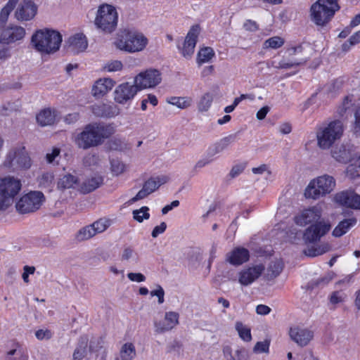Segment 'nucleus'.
<instances>
[{
  "instance_id": "obj_1",
  "label": "nucleus",
  "mask_w": 360,
  "mask_h": 360,
  "mask_svg": "<svg viewBox=\"0 0 360 360\" xmlns=\"http://www.w3.org/2000/svg\"><path fill=\"white\" fill-rule=\"evenodd\" d=\"M112 134L110 126L101 123L89 124L77 134L75 143L78 148L86 150L101 145Z\"/></svg>"
},
{
  "instance_id": "obj_2",
  "label": "nucleus",
  "mask_w": 360,
  "mask_h": 360,
  "mask_svg": "<svg viewBox=\"0 0 360 360\" xmlns=\"http://www.w3.org/2000/svg\"><path fill=\"white\" fill-rule=\"evenodd\" d=\"M31 41L36 50L49 54L59 49L62 42V35L53 30H39L32 35Z\"/></svg>"
},
{
  "instance_id": "obj_3",
  "label": "nucleus",
  "mask_w": 360,
  "mask_h": 360,
  "mask_svg": "<svg viewBox=\"0 0 360 360\" xmlns=\"http://www.w3.org/2000/svg\"><path fill=\"white\" fill-rule=\"evenodd\" d=\"M339 9L338 0H317L310 8L311 20L318 27H325Z\"/></svg>"
},
{
  "instance_id": "obj_4",
  "label": "nucleus",
  "mask_w": 360,
  "mask_h": 360,
  "mask_svg": "<svg viewBox=\"0 0 360 360\" xmlns=\"http://www.w3.org/2000/svg\"><path fill=\"white\" fill-rule=\"evenodd\" d=\"M147 38L136 30H124L117 34L115 46L117 49L129 53L139 52L145 49Z\"/></svg>"
},
{
  "instance_id": "obj_5",
  "label": "nucleus",
  "mask_w": 360,
  "mask_h": 360,
  "mask_svg": "<svg viewBox=\"0 0 360 360\" xmlns=\"http://www.w3.org/2000/svg\"><path fill=\"white\" fill-rule=\"evenodd\" d=\"M343 131V124L340 120H333L321 125L316 130L318 146L323 150L330 148L337 140L341 138Z\"/></svg>"
},
{
  "instance_id": "obj_6",
  "label": "nucleus",
  "mask_w": 360,
  "mask_h": 360,
  "mask_svg": "<svg viewBox=\"0 0 360 360\" xmlns=\"http://www.w3.org/2000/svg\"><path fill=\"white\" fill-rule=\"evenodd\" d=\"M31 165V158L22 145H17L11 148L1 165L2 167L9 172L27 169Z\"/></svg>"
},
{
  "instance_id": "obj_7",
  "label": "nucleus",
  "mask_w": 360,
  "mask_h": 360,
  "mask_svg": "<svg viewBox=\"0 0 360 360\" xmlns=\"http://www.w3.org/2000/svg\"><path fill=\"white\" fill-rule=\"evenodd\" d=\"M21 188V181L18 179L11 176L0 177V212L13 204Z\"/></svg>"
},
{
  "instance_id": "obj_8",
  "label": "nucleus",
  "mask_w": 360,
  "mask_h": 360,
  "mask_svg": "<svg viewBox=\"0 0 360 360\" xmlns=\"http://www.w3.org/2000/svg\"><path fill=\"white\" fill-rule=\"evenodd\" d=\"M118 22V13L115 7L108 4H103L98 6L94 25L98 30L110 34L117 27Z\"/></svg>"
},
{
  "instance_id": "obj_9",
  "label": "nucleus",
  "mask_w": 360,
  "mask_h": 360,
  "mask_svg": "<svg viewBox=\"0 0 360 360\" xmlns=\"http://www.w3.org/2000/svg\"><path fill=\"white\" fill-rule=\"evenodd\" d=\"M336 183L335 179L330 175L324 174L312 179L304 191L306 198L316 200L331 193Z\"/></svg>"
},
{
  "instance_id": "obj_10",
  "label": "nucleus",
  "mask_w": 360,
  "mask_h": 360,
  "mask_svg": "<svg viewBox=\"0 0 360 360\" xmlns=\"http://www.w3.org/2000/svg\"><path fill=\"white\" fill-rule=\"evenodd\" d=\"M45 200L44 194L40 191H31L22 195L16 202L18 212L27 214L39 210Z\"/></svg>"
},
{
  "instance_id": "obj_11",
  "label": "nucleus",
  "mask_w": 360,
  "mask_h": 360,
  "mask_svg": "<svg viewBox=\"0 0 360 360\" xmlns=\"http://www.w3.org/2000/svg\"><path fill=\"white\" fill-rule=\"evenodd\" d=\"M140 91L136 84L126 82L116 86L114 91V100L121 105L129 104Z\"/></svg>"
},
{
  "instance_id": "obj_12",
  "label": "nucleus",
  "mask_w": 360,
  "mask_h": 360,
  "mask_svg": "<svg viewBox=\"0 0 360 360\" xmlns=\"http://www.w3.org/2000/svg\"><path fill=\"white\" fill-rule=\"evenodd\" d=\"M162 81V75L156 69H148L140 72L134 77V83L140 90L151 89L158 86Z\"/></svg>"
},
{
  "instance_id": "obj_13",
  "label": "nucleus",
  "mask_w": 360,
  "mask_h": 360,
  "mask_svg": "<svg viewBox=\"0 0 360 360\" xmlns=\"http://www.w3.org/2000/svg\"><path fill=\"white\" fill-rule=\"evenodd\" d=\"M331 229L329 221L321 220L311 224L303 233V239L306 243H314L324 236Z\"/></svg>"
},
{
  "instance_id": "obj_14",
  "label": "nucleus",
  "mask_w": 360,
  "mask_h": 360,
  "mask_svg": "<svg viewBox=\"0 0 360 360\" xmlns=\"http://www.w3.org/2000/svg\"><path fill=\"white\" fill-rule=\"evenodd\" d=\"M321 216V207L315 205L304 209L297 213L294 217V221L297 225L304 226L307 224H313L320 221Z\"/></svg>"
},
{
  "instance_id": "obj_15",
  "label": "nucleus",
  "mask_w": 360,
  "mask_h": 360,
  "mask_svg": "<svg viewBox=\"0 0 360 360\" xmlns=\"http://www.w3.org/2000/svg\"><path fill=\"white\" fill-rule=\"evenodd\" d=\"M109 225L110 224L108 220L100 219L92 224L81 229L77 234V238L80 241L89 240L96 234L104 232Z\"/></svg>"
},
{
  "instance_id": "obj_16",
  "label": "nucleus",
  "mask_w": 360,
  "mask_h": 360,
  "mask_svg": "<svg viewBox=\"0 0 360 360\" xmlns=\"http://www.w3.org/2000/svg\"><path fill=\"white\" fill-rule=\"evenodd\" d=\"M199 34V25H193L185 37L183 46H178L181 55L185 58H190L193 54Z\"/></svg>"
},
{
  "instance_id": "obj_17",
  "label": "nucleus",
  "mask_w": 360,
  "mask_h": 360,
  "mask_svg": "<svg viewBox=\"0 0 360 360\" xmlns=\"http://www.w3.org/2000/svg\"><path fill=\"white\" fill-rule=\"evenodd\" d=\"M290 339L300 347H305L314 338V331L308 328L300 326L290 327L289 330Z\"/></svg>"
},
{
  "instance_id": "obj_18",
  "label": "nucleus",
  "mask_w": 360,
  "mask_h": 360,
  "mask_svg": "<svg viewBox=\"0 0 360 360\" xmlns=\"http://www.w3.org/2000/svg\"><path fill=\"white\" fill-rule=\"evenodd\" d=\"M168 178L165 176L149 179L143 184L142 188L131 199V201L136 202L146 198L155 191L161 185L165 184Z\"/></svg>"
},
{
  "instance_id": "obj_19",
  "label": "nucleus",
  "mask_w": 360,
  "mask_h": 360,
  "mask_svg": "<svg viewBox=\"0 0 360 360\" xmlns=\"http://www.w3.org/2000/svg\"><path fill=\"white\" fill-rule=\"evenodd\" d=\"M37 6L32 0H23L18 6L15 17L19 21H28L34 18L37 13Z\"/></svg>"
},
{
  "instance_id": "obj_20",
  "label": "nucleus",
  "mask_w": 360,
  "mask_h": 360,
  "mask_svg": "<svg viewBox=\"0 0 360 360\" xmlns=\"http://www.w3.org/2000/svg\"><path fill=\"white\" fill-rule=\"evenodd\" d=\"M264 270L263 264H257L244 268L238 274V282L244 286L251 285L256 281Z\"/></svg>"
},
{
  "instance_id": "obj_21",
  "label": "nucleus",
  "mask_w": 360,
  "mask_h": 360,
  "mask_svg": "<svg viewBox=\"0 0 360 360\" xmlns=\"http://www.w3.org/2000/svg\"><path fill=\"white\" fill-rule=\"evenodd\" d=\"M25 30L20 26L13 25L4 28L0 32V43L9 44L24 38Z\"/></svg>"
},
{
  "instance_id": "obj_22",
  "label": "nucleus",
  "mask_w": 360,
  "mask_h": 360,
  "mask_svg": "<svg viewBox=\"0 0 360 360\" xmlns=\"http://www.w3.org/2000/svg\"><path fill=\"white\" fill-rule=\"evenodd\" d=\"M335 202L356 210H360V195L352 191H344L334 196Z\"/></svg>"
},
{
  "instance_id": "obj_23",
  "label": "nucleus",
  "mask_w": 360,
  "mask_h": 360,
  "mask_svg": "<svg viewBox=\"0 0 360 360\" xmlns=\"http://www.w3.org/2000/svg\"><path fill=\"white\" fill-rule=\"evenodd\" d=\"M332 157L338 162L347 163L355 155L359 154L356 151V148L353 145L347 144L336 146L331 151Z\"/></svg>"
},
{
  "instance_id": "obj_24",
  "label": "nucleus",
  "mask_w": 360,
  "mask_h": 360,
  "mask_svg": "<svg viewBox=\"0 0 360 360\" xmlns=\"http://www.w3.org/2000/svg\"><path fill=\"white\" fill-rule=\"evenodd\" d=\"M179 314L175 311L166 312L164 320L155 321V332L163 333L174 328L179 323Z\"/></svg>"
},
{
  "instance_id": "obj_25",
  "label": "nucleus",
  "mask_w": 360,
  "mask_h": 360,
  "mask_svg": "<svg viewBox=\"0 0 360 360\" xmlns=\"http://www.w3.org/2000/svg\"><path fill=\"white\" fill-rule=\"evenodd\" d=\"M115 84V81L110 78L98 79L92 88L93 96L96 98L103 97L112 89Z\"/></svg>"
},
{
  "instance_id": "obj_26",
  "label": "nucleus",
  "mask_w": 360,
  "mask_h": 360,
  "mask_svg": "<svg viewBox=\"0 0 360 360\" xmlns=\"http://www.w3.org/2000/svg\"><path fill=\"white\" fill-rule=\"evenodd\" d=\"M68 44L69 49L75 53L84 51L88 46L86 37L82 33L71 36Z\"/></svg>"
},
{
  "instance_id": "obj_27",
  "label": "nucleus",
  "mask_w": 360,
  "mask_h": 360,
  "mask_svg": "<svg viewBox=\"0 0 360 360\" xmlns=\"http://www.w3.org/2000/svg\"><path fill=\"white\" fill-rule=\"evenodd\" d=\"M92 112L98 117H112L119 113V109L114 104L98 103L92 105Z\"/></svg>"
},
{
  "instance_id": "obj_28",
  "label": "nucleus",
  "mask_w": 360,
  "mask_h": 360,
  "mask_svg": "<svg viewBox=\"0 0 360 360\" xmlns=\"http://www.w3.org/2000/svg\"><path fill=\"white\" fill-rule=\"evenodd\" d=\"M356 222L357 220L354 217L340 221L333 230L332 236L335 238L344 236L356 224Z\"/></svg>"
},
{
  "instance_id": "obj_29",
  "label": "nucleus",
  "mask_w": 360,
  "mask_h": 360,
  "mask_svg": "<svg viewBox=\"0 0 360 360\" xmlns=\"http://www.w3.org/2000/svg\"><path fill=\"white\" fill-rule=\"evenodd\" d=\"M249 251L244 248H236L233 250L227 257L229 263L240 265L249 259Z\"/></svg>"
},
{
  "instance_id": "obj_30",
  "label": "nucleus",
  "mask_w": 360,
  "mask_h": 360,
  "mask_svg": "<svg viewBox=\"0 0 360 360\" xmlns=\"http://www.w3.org/2000/svg\"><path fill=\"white\" fill-rule=\"evenodd\" d=\"M56 116V110L46 108L40 111L36 119L39 125L45 127L54 124Z\"/></svg>"
},
{
  "instance_id": "obj_31",
  "label": "nucleus",
  "mask_w": 360,
  "mask_h": 360,
  "mask_svg": "<svg viewBox=\"0 0 360 360\" xmlns=\"http://www.w3.org/2000/svg\"><path fill=\"white\" fill-rule=\"evenodd\" d=\"M103 183L101 176L95 175L85 179L80 186V191L83 193H89L98 188Z\"/></svg>"
},
{
  "instance_id": "obj_32",
  "label": "nucleus",
  "mask_w": 360,
  "mask_h": 360,
  "mask_svg": "<svg viewBox=\"0 0 360 360\" xmlns=\"http://www.w3.org/2000/svg\"><path fill=\"white\" fill-rule=\"evenodd\" d=\"M345 174L347 177L350 179H356L360 177V155H355L353 159L349 160Z\"/></svg>"
},
{
  "instance_id": "obj_33",
  "label": "nucleus",
  "mask_w": 360,
  "mask_h": 360,
  "mask_svg": "<svg viewBox=\"0 0 360 360\" xmlns=\"http://www.w3.org/2000/svg\"><path fill=\"white\" fill-rule=\"evenodd\" d=\"M136 356V349L131 342L124 344L120 351V354L115 358L119 360H132Z\"/></svg>"
},
{
  "instance_id": "obj_34",
  "label": "nucleus",
  "mask_w": 360,
  "mask_h": 360,
  "mask_svg": "<svg viewBox=\"0 0 360 360\" xmlns=\"http://www.w3.org/2000/svg\"><path fill=\"white\" fill-rule=\"evenodd\" d=\"M214 100V94L211 92L203 94L197 104L199 112H207L211 107Z\"/></svg>"
},
{
  "instance_id": "obj_35",
  "label": "nucleus",
  "mask_w": 360,
  "mask_h": 360,
  "mask_svg": "<svg viewBox=\"0 0 360 360\" xmlns=\"http://www.w3.org/2000/svg\"><path fill=\"white\" fill-rule=\"evenodd\" d=\"M215 56V53L211 47H204L200 49L197 56V63L201 65L209 63Z\"/></svg>"
},
{
  "instance_id": "obj_36",
  "label": "nucleus",
  "mask_w": 360,
  "mask_h": 360,
  "mask_svg": "<svg viewBox=\"0 0 360 360\" xmlns=\"http://www.w3.org/2000/svg\"><path fill=\"white\" fill-rule=\"evenodd\" d=\"M167 103L175 105L180 109H186L191 106L193 98L188 96L176 97L172 96L167 99Z\"/></svg>"
},
{
  "instance_id": "obj_37",
  "label": "nucleus",
  "mask_w": 360,
  "mask_h": 360,
  "mask_svg": "<svg viewBox=\"0 0 360 360\" xmlns=\"http://www.w3.org/2000/svg\"><path fill=\"white\" fill-rule=\"evenodd\" d=\"M88 338L86 336L80 338L78 345L73 353V360H82L86 354Z\"/></svg>"
},
{
  "instance_id": "obj_38",
  "label": "nucleus",
  "mask_w": 360,
  "mask_h": 360,
  "mask_svg": "<svg viewBox=\"0 0 360 360\" xmlns=\"http://www.w3.org/2000/svg\"><path fill=\"white\" fill-rule=\"evenodd\" d=\"M78 184V178L72 174L64 175L58 182V188L59 189H68L75 188Z\"/></svg>"
},
{
  "instance_id": "obj_39",
  "label": "nucleus",
  "mask_w": 360,
  "mask_h": 360,
  "mask_svg": "<svg viewBox=\"0 0 360 360\" xmlns=\"http://www.w3.org/2000/svg\"><path fill=\"white\" fill-rule=\"evenodd\" d=\"M224 353L227 360H248V352L243 347L238 348L235 351L234 356L232 355L230 347L225 348Z\"/></svg>"
},
{
  "instance_id": "obj_40",
  "label": "nucleus",
  "mask_w": 360,
  "mask_h": 360,
  "mask_svg": "<svg viewBox=\"0 0 360 360\" xmlns=\"http://www.w3.org/2000/svg\"><path fill=\"white\" fill-rule=\"evenodd\" d=\"M19 0H8L0 12V27L6 22L11 12L13 10Z\"/></svg>"
},
{
  "instance_id": "obj_41",
  "label": "nucleus",
  "mask_w": 360,
  "mask_h": 360,
  "mask_svg": "<svg viewBox=\"0 0 360 360\" xmlns=\"http://www.w3.org/2000/svg\"><path fill=\"white\" fill-rule=\"evenodd\" d=\"M330 250V245L328 243H322L319 245L312 246L311 248H308L304 250V254L309 257H316L318 255H321Z\"/></svg>"
},
{
  "instance_id": "obj_42",
  "label": "nucleus",
  "mask_w": 360,
  "mask_h": 360,
  "mask_svg": "<svg viewBox=\"0 0 360 360\" xmlns=\"http://www.w3.org/2000/svg\"><path fill=\"white\" fill-rule=\"evenodd\" d=\"M307 59H301L299 61H289L285 59H283L278 64H275L276 63L273 61L271 63V66L278 69H289L292 68H296L301 65H304L307 63Z\"/></svg>"
},
{
  "instance_id": "obj_43",
  "label": "nucleus",
  "mask_w": 360,
  "mask_h": 360,
  "mask_svg": "<svg viewBox=\"0 0 360 360\" xmlns=\"http://www.w3.org/2000/svg\"><path fill=\"white\" fill-rule=\"evenodd\" d=\"M236 330L243 340L250 342L252 340L250 328L242 322L238 321L236 323Z\"/></svg>"
},
{
  "instance_id": "obj_44",
  "label": "nucleus",
  "mask_w": 360,
  "mask_h": 360,
  "mask_svg": "<svg viewBox=\"0 0 360 360\" xmlns=\"http://www.w3.org/2000/svg\"><path fill=\"white\" fill-rule=\"evenodd\" d=\"M127 167V165L119 159H112L110 160V169L113 175L119 176L123 174Z\"/></svg>"
},
{
  "instance_id": "obj_45",
  "label": "nucleus",
  "mask_w": 360,
  "mask_h": 360,
  "mask_svg": "<svg viewBox=\"0 0 360 360\" xmlns=\"http://www.w3.org/2000/svg\"><path fill=\"white\" fill-rule=\"evenodd\" d=\"M121 259L122 261H133L137 262L138 253L131 246H126L123 248L121 254Z\"/></svg>"
},
{
  "instance_id": "obj_46",
  "label": "nucleus",
  "mask_w": 360,
  "mask_h": 360,
  "mask_svg": "<svg viewBox=\"0 0 360 360\" xmlns=\"http://www.w3.org/2000/svg\"><path fill=\"white\" fill-rule=\"evenodd\" d=\"M284 39L278 36L271 37L266 39L263 44L264 49H276L281 47L284 44Z\"/></svg>"
},
{
  "instance_id": "obj_47",
  "label": "nucleus",
  "mask_w": 360,
  "mask_h": 360,
  "mask_svg": "<svg viewBox=\"0 0 360 360\" xmlns=\"http://www.w3.org/2000/svg\"><path fill=\"white\" fill-rule=\"evenodd\" d=\"M53 180L54 175L52 172H45L39 178V184L42 188H50L53 184Z\"/></svg>"
},
{
  "instance_id": "obj_48",
  "label": "nucleus",
  "mask_w": 360,
  "mask_h": 360,
  "mask_svg": "<svg viewBox=\"0 0 360 360\" xmlns=\"http://www.w3.org/2000/svg\"><path fill=\"white\" fill-rule=\"evenodd\" d=\"M132 214L134 219L139 222H142L144 219L150 218L149 208L146 206L134 210Z\"/></svg>"
},
{
  "instance_id": "obj_49",
  "label": "nucleus",
  "mask_w": 360,
  "mask_h": 360,
  "mask_svg": "<svg viewBox=\"0 0 360 360\" xmlns=\"http://www.w3.org/2000/svg\"><path fill=\"white\" fill-rule=\"evenodd\" d=\"M6 360H27V356L20 349H11L8 352Z\"/></svg>"
},
{
  "instance_id": "obj_50",
  "label": "nucleus",
  "mask_w": 360,
  "mask_h": 360,
  "mask_svg": "<svg viewBox=\"0 0 360 360\" xmlns=\"http://www.w3.org/2000/svg\"><path fill=\"white\" fill-rule=\"evenodd\" d=\"M270 341L265 340L264 341L257 342L253 347V352L256 354L269 352Z\"/></svg>"
},
{
  "instance_id": "obj_51",
  "label": "nucleus",
  "mask_w": 360,
  "mask_h": 360,
  "mask_svg": "<svg viewBox=\"0 0 360 360\" xmlns=\"http://www.w3.org/2000/svg\"><path fill=\"white\" fill-rule=\"evenodd\" d=\"M283 269V264L281 261L278 260L272 262L269 267V271L271 272V274L274 277H276L278 276Z\"/></svg>"
},
{
  "instance_id": "obj_52",
  "label": "nucleus",
  "mask_w": 360,
  "mask_h": 360,
  "mask_svg": "<svg viewBox=\"0 0 360 360\" xmlns=\"http://www.w3.org/2000/svg\"><path fill=\"white\" fill-rule=\"evenodd\" d=\"M236 136L233 134L229 135L217 142L222 151L228 148V147L235 141Z\"/></svg>"
},
{
  "instance_id": "obj_53",
  "label": "nucleus",
  "mask_w": 360,
  "mask_h": 360,
  "mask_svg": "<svg viewBox=\"0 0 360 360\" xmlns=\"http://www.w3.org/2000/svg\"><path fill=\"white\" fill-rule=\"evenodd\" d=\"M122 68V63L120 60H112L108 62L103 66V70L110 72L121 70Z\"/></svg>"
},
{
  "instance_id": "obj_54",
  "label": "nucleus",
  "mask_w": 360,
  "mask_h": 360,
  "mask_svg": "<svg viewBox=\"0 0 360 360\" xmlns=\"http://www.w3.org/2000/svg\"><path fill=\"white\" fill-rule=\"evenodd\" d=\"M352 105V99L349 96H346L342 105L338 109V113L340 116H343L347 110Z\"/></svg>"
},
{
  "instance_id": "obj_55",
  "label": "nucleus",
  "mask_w": 360,
  "mask_h": 360,
  "mask_svg": "<svg viewBox=\"0 0 360 360\" xmlns=\"http://www.w3.org/2000/svg\"><path fill=\"white\" fill-rule=\"evenodd\" d=\"M354 118L353 131L356 136H360V106L355 111Z\"/></svg>"
},
{
  "instance_id": "obj_56",
  "label": "nucleus",
  "mask_w": 360,
  "mask_h": 360,
  "mask_svg": "<svg viewBox=\"0 0 360 360\" xmlns=\"http://www.w3.org/2000/svg\"><path fill=\"white\" fill-rule=\"evenodd\" d=\"M212 161L213 158L210 155H207V156L202 158L196 162L194 168L195 169H201L210 164Z\"/></svg>"
},
{
  "instance_id": "obj_57",
  "label": "nucleus",
  "mask_w": 360,
  "mask_h": 360,
  "mask_svg": "<svg viewBox=\"0 0 360 360\" xmlns=\"http://www.w3.org/2000/svg\"><path fill=\"white\" fill-rule=\"evenodd\" d=\"M60 150L58 148H53L51 152H49L46 155V160L48 163L52 164L54 162L56 158L60 155Z\"/></svg>"
},
{
  "instance_id": "obj_58",
  "label": "nucleus",
  "mask_w": 360,
  "mask_h": 360,
  "mask_svg": "<svg viewBox=\"0 0 360 360\" xmlns=\"http://www.w3.org/2000/svg\"><path fill=\"white\" fill-rule=\"evenodd\" d=\"M34 271H35L34 266L25 265L23 267V273L22 275L23 281L26 283H28L30 282L29 275L34 274Z\"/></svg>"
},
{
  "instance_id": "obj_59",
  "label": "nucleus",
  "mask_w": 360,
  "mask_h": 360,
  "mask_svg": "<svg viewBox=\"0 0 360 360\" xmlns=\"http://www.w3.org/2000/svg\"><path fill=\"white\" fill-rule=\"evenodd\" d=\"M243 27L249 32H256L259 30L258 24L252 20H246L243 24Z\"/></svg>"
},
{
  "instance_id": "obj_60",
  "label": "nucleus",
  "mask_w": 360,
  "mask_h": 360,
  "mask_svg": "<svg viewBox=\"0 0 360 360\" xmlns=\"http://www.w3.org/2000/svg\"><path fill=\"white\" fill-rule=\"evenodd\" d=\"M35 336L39 340H49L52 337V333L49 330L40 329L36 331Z\"/></svg>"
},
{
  "instance_id": "obj_61",
  "label": "nucleus",
  "mask_w": 360,
  "mask_h": 360,
  "mask_svg": "<svg viewBox=\"0 0 360 360\" xmlns=\"http://www.w3.org/2000/svg\"><path fill=\"white\" fill-rule=\"evenodd\" d=\"M126 144L120 139L112 140L109 143V147L111 150H122L125 148Z\"/></svg>"
},
{
  "instance_id": "obj_62",
  "label": "nucleus",
  "mask_w": 360,
  "mask_h": 360,
  "mask_svg": "<svg viewBox=\"0 0 360 360\" xmlns=\"http://www.w3.org/2000/svg\"><path fill=\"white\" fill-rule=\"evenodd\" d=\"M128 278L133 282L141 283L146 281V276L141 273H128Z\"/></svg>"
},
{
  "instance_id": "obj_63",
  "label": "nucleus",
  "mask_w": 360,
  "mask_h": 360,
  "mask_svg": "<svg viewBox=\"0 0 360 360\" xmlns=\"http://www.w3.org/2000/svg\"><path fill=\"white\" fill-rule=\"evenodd\" d=\"M245 164H238L234 165L230 172V176L232 178H235L240 174L245 169Z\"/></svg>"
},
{
  "instance_id": "obj_64",
  "label": "nucleus",
  "mask_w": 360,
  "mask_h": 360,
  "mask_svg": "<svg viewBox=\"0 0 360 360\" xmlns=\"http://www.w3.org/2000/svg\"><path fill=\"white\" fill-rule=\"evenodd\" d=\"M167 229V224L161 222L160 225L154 227L152 231L151 236L153 238H157L160 234L163 233Z\"/></svg>"
}]
</instances>
